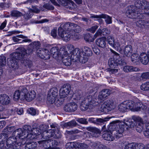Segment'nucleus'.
Listing matches in <instances>:
<instances>
[{
    "instance_id": "obj_1",
    "label": "nucleus",
    "mask_w": 149,
    "mask_h": 149,
    "mask_svg": "<svg viewBox=\"0 0 149 149\" xmlns=\"http://www.w3.org/2000/svg\"><path fill=\"white\" fill-rule=\"evenodd\" d=\"M40 45V43L38 41L35 42L30 44L27 50L24 47L18 48L19 50L13 53L10 55V57L7 59V64L10 67L16 69L18 68V65L16 60H21L25 58L28 55H29L35 51Z\"/></svg>"
},
{
    "instance_id": "obj_2",
    "label": "nucleus",
    "mask_w": 149,
    "mask_h": 149,
    "mask_svg": "<svg viewBox=\"0 0 149 149\" xmlns=\"http://www.w3.org/2000/svg\"><path fill=\"white\" fill-rule=\"evenodd\" d=\"M74 99L77 101V102L80 104L81 110L85 111L88 109H93L99 104L95 100L96 99L93 98L91 95L87 96L86 98L82 96V93L78 92L74 95Z\"/></svg>"
},
{
    "instance_id": "obj_3",
    "label": "nucleus",
    "mask_w": 149,
    "mask_h": 149,
    "mask_svg": "<svg viewBox=\"0 0 149 149\" xmlns=\"http://www.w3.org/2000/svg\"><path fill=\"white\" fill-rule=\"evenodd\" d=\"M92 52L90 48L87 47H85L83 52L81 51L79 48H75L72 52L71 58L74 62L79 61L84 63L88 61V56H91Z\"/></svg>"
},
{
    "instance_id": "obj_4",
    "label": "nucleus",
    "mask_w": 149,
    "mask_h": 149,
    "mask_svg": "<svg viewBox=\"0 0 149 149\" xmlns=\"http://www.w3.org/2000/svg\"><path fill=\"white\" fill-rule=\"evenodd\" d=\"M36 93L34 91L28 92V90L25 87L16 91L13 95V99L17 101L19 99L21 100L26 99L28 102H30L36 97Z\"/></svg>"
},
{
    "instance_id": "obj_5",
    "label": "nucleus",
    "mask_w": 149,
    "mask_h": 149,
    "mask_svg": "<svg viewBox=\"0 0 149 149\" xmlns=\"http://www.w3.org/2000/svg\"><path fill=\"white\" fill-rule=\"evenodd\" d=\"M51 128L53 129L49 130L46 131V129L43 131L41 134V136L44 139H48L51 137L58 138L60 137L59 132V126L56 124H53L50 125Z\"/></svg>"
},
{
    "instance_id": "obj_6",
    "label": "nucleus",
    "mask_w": 149,
    "mask_h": 149,
    "mask_svg": "<svg viewBox=\"0 0 149 149\" xmlns=\"http://www.w3.org/2000/svg\"><path fill=\"white\" fill-rule=\"evenodd\" d=\"M134 125L132 122L127 121L126 123H121L118 125L119 127H117L114 131V134L116 138L121 137L123 136V133L125 129L128 130L129 128L134 127Z\"/></svg>"
},
{
    "instance_id": "obj_7",
    "label": "nucleus",
    "mask_w": 149,
    "mask_h": 149,
    "mask_svg": "<svg viewBox=\"0 0 149 149\" xmlns=\"http://www.w3.org/2000/svg\"><path fill=\"white\" fill-rule=\"evenodd\" d=\"M71 89V86L70 85H64L60 90L59 95L60 97L57 99V103L60 105L62 104L64 101V98L69 95Z\"/></svg>"
},
{
    "instance_id": "obj_8",
    "label": "nucleus",
    "mask_w": 149,
    "mask_h": 149,
    "mask_svg": "<svg viewBox=\"0 0 149 149\" xmlns=\"http://www.w3.org/2000/svg\"><path fill=\"white\" fill-rule=\"evenodd\" d=\"M136 6H130L129 9L126 12V15L129 18L132 19H142L143 18V13H138Z\"/></svg>"
},
{
    "instance_id": "obj_9",
    "label": "nucleus",
    "mask_w": 149,
    "mask_h": 149,
    "mask_svg": "<svg viewBox=\"0 0 149 149\" xmlns=\"http://www.w3.org/2000/svg\"><path fill=\"white\" fill-rule=\"evenodd\" d=\"M58 34L59 36L61 37L63 40L67 42L69 41L71 38H72L74 40L77 39L75 37V35L73 36L74 33L73 31H63L61 27H59L58 29Z\"/></svg>"
},
{
    "instance_id": "obj_10",
    "label": "nucleus",
    "mask_w": 149,
    "mask_h": 149,
    "mask_svg": "<svg viewBox=\"0 0 149 149\" xmlns=\"http://www.w3.org/2000/svg\"><path fill=\"white\" fill-rule=\"evenodd\" d=\"M125 102L128 110L130 109L133 111H137L143 109L142 107L143 105L141 102H136L135 103L132 100L125 101Z\"/></svg>"
},
{
    "instance_id": "obj_11",
    "label": "nucleus",
    "mask_w": 149,
    "mask_h": 149,
    "mask_svg": "<svg viewBox=\"0 0 149 149\" xmlns=\"http://www.w3.org/2000/svg\"><path fill=\"white\" fill-rule=\"evenodd\" d=\"M18 139V142L17 141V138L14 136L10 137L7 140L6 143L8 147L11 149H17L20 147V146L22 144L21 142H19Z\"/></svg>"
},
{
    "instance_id": "obj_12",
    "label": "nucleus",
    "mask_w": 149,
    "mask_h": 149,
    "mask_svg": "<svg viewBox=\"0 0 149 149\" xmlns=\"http://www.w3.org/2000/svg\"><path fill=\"white\" fill-rule=\"evenodd\" d=\"M58 90L57 88L53 87L51 88L48 91L47 100L51 104L57 103L56 97L58 95Z\"/></svg>"
},
{
    "instance_id": "obj_13",
    "label": "nucleus",
    "mask_w": 149,
    "mask_h": 149,
    "mask_svg": "<svg viewBox=\"0 0 149 149\" xmlns=\"http://www.w3.org/2000/svg\"><path fill=\"white\" fill-rule=\"evenodd\" d=\"M113 102L112 100H108L102 104L100 108V110L102 112L107 113L111 111L113 108Z\"/></svg>"
},
{
    "instance_id": "obj_14",
    "label": "nucleus",
    "mask_w": 149,
    "mask_h": 149,
    "mask_svg": "<svg viewBox=\"0 0 149 149\" xmlns=\"http://www.w3.org/2000/svg\"><path fill=\"white\" fill-rule=\"evenodd\" d=\"M50 53L53 55V57L56 59L61 56H63V54H66L67 51H65L64 47H61L59 51L58 47H54L51 49Z\"/></svg>"
},
{
    "instance_id": "obj_15",
    "label": "nucleus",
    "mask_w": 149,
    "mask_h": 149,
    "mask_svg": "<svg viewBox=\"0 0 149 149\" xmlns=\"http://www.w3.org/2000/svg\"><path fill=\"white\" fill-rule=\"evenodd\" d=\"M110 50L114 54L113 58H110L108 61V64L109 67L114 68L118 66L117 58H119V54L111 49Z\"/></svg>"
},
{
    "instance_id": "obj_16",
    "label": "nucleus",
    "mask_w": 149,
    "mask_h": 149,
    "mask_svg": "<svg viewBox=\"0 0 149 149\" xmlns=\"http://www.w3.org/2000/svg\"><path fill=\"white\" fill-rule=\"evenodd\" d=\"M137 9H139V11L141 10L147 9L149 8V3L145 0H137L135 3Z\"/></svg>"
},
{
    "instance_id": "obj_17",
    "label": "nucleus",
    "mask_w": 149,
    "mask_h": 149,
    "mask_svg": "<svg viewBox=\"0 0 149 149\" xmlns=\"http://www.w3.org/2000/svg\"><path fill=\"white\" fill-rule=\"evenodd\" d=\"M48 125H41L39 127L35 128L34 126H33V128L32 129L31 132V135H37L40 134L41 133L45 130L48 128Z\"/></svg>"
},
{
    "instance_id": "obj_18",
    "label": "nucleus",
    "mask_w": 149,
    "mask_h": 149,
    "mask_svg": "<svg viewBox=\"0 0 149 149\" xmlns=\"http://www.w3.org/2000/svg\"><path fill=\"white\" fill-rule=\"evenodd\" d=\"M87 146L85 144L76 142L68 143L66 145V149H79L81 147H86Z\"/></svg>"
},
{
    "instance_id": "obj_19",
    "label": "nucleus",
    "mask_w": 149,
    "mask_h": 149,
    "mask_svg": "<svg viewBox=\"0 0 149 149\" xmlns=\"http://www.w3.org/2000/svg\"><path fill=\"white\" fill-rule=\"evenodd\" d=\"M111 93V91L109 89H103L99 93L98 96V99L101 100V102H102L110 95Z\"/></svg>"
},
{
    "instance_id": "obj_20",
    "label": "nucleus",
    "mask_w": 149,
    "mask_h": 149,
    "mask_svg": "<svg viewBox=\"0 0 149 149\" xmlns=\"http://www.w3.org/2000/svg\"><path fill=\"white\" fill-rule=\"evenodd\" d=\"M77 108V105L74 102H71L66 104L64 107V110L67 112H72L76 111Z\"/></svg>"
},
{
    "instance_id": "obj_21",
    "label": "nucleus",
    "mask_w": 149,
    "mask_h": 149,
    "mask_svg": "<svg viewBox=\"0 0 149 149\" xmlns=\"http://www.w3.org/2000/svg\"><path fill=\"white\" fill-rule=\"evenodd\" d=\"M91 18H104L105 19V21L107 24H111L112 22L111 17L105 14H102L99 15H91Z\"/></svg>"
},
{
    "instance_id": "obj_22",
    "label": "nucleus",
    "mask_w": 149,
    "mask_h": 149,
    "mask_svg": "<svg viewBox=\"0 0 149 149\" xmlns=\"http://www.w3.org/2000/svg\"><path fill=\"white\" fill-rule=\"evenodd\" d=\"M72 53L71 54H72ZM68 54L67 51V53L66 54H63V56H61L60 57H61L62 59V62L65 65L67 66H69L71 64V60L73 62V60L71 58V54L70 58L69 56H68Z\"/></svg>"
},
{
    "instance_id": "obj_23",
    "label": "nucleus",
    "mask_w": 149,
    "mask_h": 149,
    "mask_svg": "<svg viewBox=\"0 0 149 149\" xmlns=\"http://www.w3.org/2000/svg\"><path fill=\"white\" fill-rule=\"evenodd\" d=\"M10 102V97L6 94H1L0 95V104L3 105H7Z\"/></svg>"
},
{
    "instance_id": "obj_24",
    "label": "nucleus",
    "mask_w": 149,
    "mask_h": 149,
    "mask_svg": "<svg viewBox=\"0 0 149 149\" xmlns=\"http://www.w3.org/2000/svg\"><path fill=\"white\" fill-rule=\"evenodd\" d=\"M74 24L70 22H66L63 24L61 25L63 31H70L74 29Z\"/></svg>"
},
{
    "instance_id": "obj_25",
    "label": "nucleus",
    "mask_w": 149,
    "mask_h": 149,
    "mask_svg": "<svg viewBox=\"0 0 149 149\" xmlns=\"http://www.w3.org/2000/svg\"><path fill=\"white\" fill-rule=\"evenodd\" d=\"M23 130L25 134H26V138L27 139H32L34 137H32V136H31V132L32 130L31 127L29 125H26L23 127Z\"/></svg>"
},
{
    "instance_id": "obj_26",
    "label": "nucleus",
    "mask_w": 149,
    "mask_h": 149,
    "mask_svg": "<svg viewBox=\"0 0 149 149\" xmlns=\"http://www.w3.org/2000/svg\"><path fill=\"white\" fill-rule=\"evenodd\" d=\"M106 39L104 38H101L96 39V43L99 47L104 48L106 47Z\"/></svg>"
},
{
    "instance_id": "obj_27",
    "label": "nucleus",
    "mask_w": 149,
    "mask_h": 149,
    "mask_svg": "<svg viewBox=\"0 0 149 149\" xmlns=\"http://www.w3.org/2000/svg\"><path fill=\"white\" fill-rule=\"evenodd\" d=\"M140 59L142 63L144 65H146L149 61L147 54L145 53H141L140 56Z\"/></svg>"
},
{
    "instance_id": "obj_28",
    "label": "nucleus",
    "mask_w": 149,
    "mask_h": 149,
    "mask_svg": "<svg viewBox=\"0 0 149 149\" xmlns=\"http://www.w3.org/2000/svg\"><path fill=\"white\" fill-rule=\"evenodd\" d=\"M123 70L125 72H131L139 71L140 69L137 68L132 66L126 65L123 67Z\"/></svg>"
},
{
    "instance_id": "obj_29",
    "label": "nucleus",
    "mask_w": 149,
    "mask_h": 149,
    "mask_svg": "<svg viewBox=\"0 0 149 149\" xmlns=\"http://www.w3.org/2000/svg\"><path fill=\"white\" fill-rule=\"evenodd\" d=\"M118 121H113L109 125L108 130L111 131H112V133L114 134V132L115 131L117 127H118Z\"/></svg>"
},
{
    "instance_id": "obj_30",
    "label": "nucleus",
    "mask_w": 149,
    "mask_h": 149,
    "mask_svg": "<svg viewBox=\"0 0 149 149\" xmlns=\"http://www.w3.org/2000/svg\"><path fill=\"white\" fill-rule=\"evenodd\" d=\"M112 134L113 133L111 132H106L104 133L102 135V137L105 140L113 141L114 140V137L112 136Z\"/></svg>"
},
{
    "instance_id": "obj_31",
    "label": "nucleus",
    "mask_w": 149,
    "mask_h": 149,
    "mask_svg": "<svg viewBox=\"0 0 149 149\" xmlns=\"http://www.w3.org/2000/svg\"><path fill=\"white\" fill-rule=\"evenodd\" d=\"M132 51V47L131 45H127L124 49V55L127 57H129L131 55Z\"/></svg>"
},
{
    "instance_id": "obj_32",
    "label": "nucleus",
    "mask_w": 149,
    "mask_h": 149,
    "mask_svg": "<svg viewBox=\"0 0 149 149\" xmlns=\"http://www.w3.org/2000/svg\"><path fill=\"white\" fill-rule=\"evenodd\" d=\"M15 132L17 135L16 136V137L18 138L19 139V140L22 139H24V140L26 138V136H24L23 138L22 137V136L25 135V132H24V130H23L22 129H18L15 130Z\"/></svg>"
},
{
    "instance_id": "obj_33",
    "label": "nucleus",
    "mask_w": 149,
    "mask_h": 149,
    "mask_svg": "<svg viewBox=\"0 0 149 149\" xmlns=\"http://www.w3.org/2000/svg\"><path fill=\"white\" fill-rule=\"evenodd\" d=\"M147 24H148V22H146L143 20H139L136 22L137 26L142 28H147L148 25H147Z\"/></svg>"
},
{
    "instance_id": "obj_34",
    "label": "nucleus",
    "mask_w": 149,
    "mask_h": 149,
    "mask_svg": "<svg viewBox=\"0 0 149 149\" xmlns=\"http://www.w3.org/2000/svg\"><path fill=\"white\" fill-rule=\"evenodd\" d=\"M66 4V5L65 6V8L71 10L74 9L76 7V5L71 0L68 1Z\"/></svg>"
},
{
    "instance_id": "obj_35",
    "label": "nucleus",
    "mask_w": 149,
    "mask_h": 149,
    "mask_svg": "<svg viewBox=\"0 0 149 149\" xmlns=\"http://www.w3.org/2000/svg\"><path fill=\"white\" fill-rule=\"evenodd\" d=\"M40 144H42L43 149H51L49 140L40 141H39Z\"/></svg>"
},
{
    "instance_id": "obj_36",
    "label": "nucleus",
    "mask_w": 149,
    "mask_h": 149,
    "mask_svg": "<svg viewBox=\"0 0 149 149\" xmlns=\"http://www.w3.org/2000/svg\"><path fill=\"white\" fill-rule=\"evenodd\" d=\"M132 119L135 121L136 125L145 123V121H144L140 117L137 116H133L132 117Z\"/></svg>"
},
{
    "instance_id": "obj_37",
    "label": "nucleus",
    "mask_w": 149,
    "mask_h": 149,
    "mask_svg": "<svg viewBox=\"0 0 149 149\" xmlns=\"http://www.w3.org/2000/svg\"><path fill=\"white\" fill-rule=\"evenodd\" d=\"M10 15L13 17L18 18L23 15V14L18 10H13L10 12Z\"/></svg>"
},
{
    "instance_id": "obj_38",
    "label": "nucleus",
    "mask_w": 149,
    "mask_h": 149,
    "mask_svg": "<svg viewBox=\"0 0 149 149\" xmlns=\"http://www.w3.org/2000/svg\"><path fill=\"white\" fill-rule=\"evenodd\" d=\"M118 108L120 111L122 112H126L128 110L125 101L120 104L118 106Z\"/></svg>"
},
{
    "instance_id": "obj_39",
    "label": "nucleus",
    "mask_w": 149,
    "mask_h": 149,
    "mask_svg": "<svg viewBox=\"0 0 149 149\" xmlns=\"http://www.w3.org/2000/svg\"><path fill=\"white\" fill-rule=\"evenodd\" d=\"M120 144L122 146H125V149H133V143H128L126 142L123 141Z\"/></svg>"
},
{
    "instance_id": "obj_40",
    "label": "nucleus",
    "mask_w": 149,
    "mask_h": 149,
    "mask_svg": "<svg viewBox=\"0 0 149 149\" xmlns=\"http://www.w3.org/2000/svg\"><path fill=\"white\" fill-rule=\"evenodd\" d=\"M37 146L36 142H33L26 144L25 146V149H35Z\"/></svg>"
},
{
    "instance_id": "obj_41",
    "label": "nucleus",
    "mask_w": 149,
    "mask_h": 149,
    "mask_svg": "<svg viewBox=\"0 0 149 149\" xmlns=\"http://www.w3.org/2000/svg\"><path fill=\"white\" fill-rule=\"evenodd\" d=\"M131 60L134 63H135L139 61L140 60V56L136 53H134L131 56Z\"/></svg>"
},
{
    "instance_id": "obj_42",
    "label": "nucleus",
    "mask_w": 149,
    "mask_h": 149,
    "mask_svg": "<svg viewBox=\"0 0 149 149\" xmlns=\"http://www.w3.org/2000/svg\"><path fill=\"white\" fill-rule=\"evenodd\" d=\"M91 145L92 147L94 148H99V149L102 148V149L106 148V146H105L100 144V143L98 142L91 143Z\"/></svg>"
},
{
    "instance_id": "obj_43",
    "label": "nucleus",
    "mask_w": 149,
    "mask_h": 149,
    "mask_svg": "<svg viewBox=\"0 0 149 149\" xmlns=\"http://www.w3.org/2000/svg\"><path fill=\"white\" fill-rule=\"evenodd\" d=\"M77 123L74 120H72L70 121L65 123L64 124V126L66 127H72L75 126L77 125Z\"/></svg>"
},
{
    "instance_id": "obj_44",
    "label": "nucleus",
    "mask_w": 149,
    "mask_h": 149,
    "mask_svg": "<svg viewBox=\"0 0 149 149\" xmlns=\"http://www.w3.org/2000/svg\"><path fill=\"white\" fill-rule=\"evenodd\" d=\"M51 149H58V142L54 140H49Z\"/></svg>"
},
{
    "instance_id": "obj_45",
    "label": "nucleus",
    "mask_w": 149,
    "mask_h": 149,
    "mask_svg": "<svg viewBox=\"0 0 149 149\" xmlns=\"http://www.w3.org/2000/svg\"><path fill=\"white\" fill-rule=\"evenodd\" d=\"M33 16L32 13L31 12V11H29L26 13H25L23 15L24 21H26L28 19L31 18Z\"/></svg>"
},
{
    "instance_id": "obj_46",
    "label": "nucleus",
    "mask_w": 149,
    "mask_h": 149,
    "mask_svg": "<svg viewBox=\"0 0 149 149\" xmlns=\"http://www.w3.org/2000/svg\"><path fill=\"white\" fill-rule=\"evenodd\" d=\"M36 53L38 56L42 58H44V56H43L44 53V49L39 48L37 49Z\"/></svg>"
},
{
    "instance_id": "obj_47",
    "label": "nucleus",
    "mask_w": 149,
    "mask_h": 149,
    "mask_svg": "<svg viewBox=\"0 0 149 149\" xmlns=\"http://www.w3.org/2000/svg\"><path fill=\"white\" fill-rule=\"evenodd\" d=\"M145 123L136 125V130L139 133L141 132L143 130L145 125Z\"/></svg>"
},
{
    "instance_id": "obj_48",
    "label": "nucleus",
    "mask_w": 149,
    "mask_h": 149,
    "mask_svg": "<svg viewBox=\"0 0 149 149\" xmlns=\"http://www.w3.org/2000/svg\"><path fill=\"white\" fill-rule=\"evenodd\" d=\"M117 67H115L114 68H109L107 69V72H108L109 74H115L118 72V69H117Z\"/></svg>"
},
{
    "instance_id": "obj_49",
    "label": "nucleus",
    "mask_w": 149,
    "mask_h": 149,
    "mask_svg": "<svg viewBox=\"0 0 149 149\" xmlns=\"http://www.w3.org/2000/svg\"><path fill=\"white\" fill-rule=\"evenodd\" d=\"M25 58L23 59V60H20L21 61H23L22 62L23 63L25 66H28V67L30 68L32 65V61L29 60L28 59H24Z\"/></svg>"
},
{
    "instance_id": "obj_50",
    "label": "nucleus",
    "mask_w": 149,
    "mask_h": 149,
    "mask_svg": "<svg viewBox=\"0 0 149 149\" xmlns=\"http://www.w3.org/2000/svg\"><path fill=\"white\" fill-rule=\"evenodd\" d=\"M26 38L25 36L22 35H17L16 36L13 37V40L15 42H19V38Z\"/></svg>"
},
{
    "instance_id": "obj_51",
    "label": "nucleus",
    "mask_w": 149,
    "mask_h": 149,
    "mask_svg": "<svg viewBox=\"0 0 149 149\" xmlns=\"http://www.w3.org/2000/svg\"><path fill=\"white\" fill-rule=\"evenodd\" d=\"M141 88L143 91L149 90V82L143 84L141 86Z\"/></svg>"
},
{
    "instance_id": "obj_52",
    "label": "nucleus",
    "mask_w": 149,
    "mask_h": 149,
    "mask_svg": "<svg viewBox=\"0 0 149 149\" xmlns=\"http://www.w3.org/2000/svg\"><path fill=\"white\" fill-rule=\"evenodd\" d=\"M145 126L146 130L143 132V134L147 137L149 138V123H146Z\"/></svg>"
},
{
    "instance_id": "obj_53",
    "label": "nucleus",
    "mask_w": 149,
    "mask_h": 149,
    "mask_svg": "<svg viewBox=\"0 0 149 149\" xmlns=\"http://www.w3.org/2000/svg\"><path fill=\"white\" fill-rule=\"evenodd\" d=\"M84 39L86 41L88 42H92L94 40V39H92V36L89 33H88L85 36Z\"/></svg>"
},
{
    "instance_id": "obj_54",
    "label": "nucleus",
    "mask_w": 149,
    "mask_h": 149,
    "mask_svg": "<svg viewBox=\"0 0 149 149\" xmlns=\"http://www.w3.org/2000/svg\"><path fill=\"white\" fill-rule=\"evenodd\" d=\"M144 145L142 143H134L133 149H143Z\"/></svg>"
},
{
    "instance_id": "obj_55",
    "label": "nucleus",
    "mask_w": 149,
    "mask_h": 149,
    "mask_svg": "<svg viewBox=\"0 0 149 149\" xmlns=\"http://www.w3.org/2000/svg\"><path fill=\"white\" fill-rule=\"evenodd\" d=\"M74 29L73 30V31L74 33V34H73V36L75 35V37H76V36H77L75 35V33H74V32H76L77 33H79V32L81 31V29L80 27H79L78 25H77V24H74Z\"/></svg>"
},
{
    "instance_id": "obj_56",
    "label": "nucleus",
    "mask_w": 149,
    "mask_h": 149,
    "mask_svg": "<svg viewBox=\"0 0 149 149\" xmlns=\"http://www.w3.org/2000/svg\"><path fill=\"white\" fill-rule=\"evenodd\" d=\"M114 38L110 36L108 37V42L111 46H114Z\"/></svg>"
},
{
    "instance_id": "obj_57",
    "label": "nucleus",
    "mask_w": 149,
    "mask_h": 149,
    "mask_svg": "<svg viewBox=\"0 0 149 149\" xmlns=\"http://www.w3.org/2000/svg\"><path fill=\"white\" fill-rule=\"evenodd\" d=\"M29 11H31V12H33L36 13H40V10L38 9L37 7L36 6H33L32 8L29 10Z\"/></svg>"
},
{
    "instance_id": "obj_58",
    "label": "nucleus",
    "mask_w": 149,
    "mask_h": 149,
    "mask_svg": "<svg viewBox=\"0 0 149 149\" xmlns=\"http://www.w3.org/2000/svg\"><path fill=\"white\" fill-rule=\"evenodd\" d=\"M44 58H45V59H49L50 58V52L49 51L46 49H44Z\"/></svg>"
},
{
    "instance_id": "obj_59",
    "label": "nucleus",
    "mask_w": 149,
    "mask_h": 149,
    "mask_svg": "<svg viewBox=\"0 0 149 149\" xmlns=\"http://www.w3.org/2000/svg\"><path fill=\"white\" fill-rule=\"evenodd\" d=\"M109 118H106L104 119L101 118H97V120L96 123L97 124H101L103 123L108 120Z\"/></svg>"
},
{
    "instance_id": "obj_60",
    "label": "nucleus",
    "mask_w": 149,
    "mask_h": 149,
    "mask_svg": "<svg viewBox=\"0 0 149 149\" xmlns=\"http://www.w3.org/2000/svg\"><path fill=\"white\" fill-rule=\"evenodd\" d=\"M98 27V26L97 25H94L92 26L91 28L88 29L87 30L91 33H94Z\"/></svg>"
},
{
    "instance_id": "obj_61",
    "label": "nucleus",
    "mask_w": 149,
    "mask_h": 149,
    "mask_svg": "<svg viewBox=\"0 0 149 149\" xmlns=\"http://www.w3.org/2000/svg\"><path fill=\"white\" fill-rule=\"evenodd\" d=\"M77 121L82 124H87L88 123V122L86 121V119L84 118H78L77 119Z\"/></svg>"
},
{
    "instance_id": "obj_62",
    "label": "nucleus",
    "mask_w": 149,
    "mask_h": 149,
    "mask_svg": "<svg viewBox=\"0 0 149 149\" xmlns=\"http://www.w3.org/2000/svg\"><path fill=\"white\" fill-rule=\"evenodd\" d=\"M28 112L32 115H35L36 113V111L35 109L33 108H30L27 110Z\"/></svg>"
},
{
    "instance_id": "obj_63",
    "label": "nucleus",
    "mask_w": 149,
    "mask_h": 149,
    "mask_svg": "<svg viewBox=\"0 0 149 149\" xmlns=\"http://www.w3.org/2000/svg\"><path fill=\"white\" fill-rule=\"evenodd\" d=\"M14 130V127L11 126L10 127H8L7 128L4 130V132L7 133H10L13 131Z\"/></svg>"
},
{
    "instance_id": "obj_64",
    "label": "nucleus",
    "mask_w": 149,
    "mask_h": 149,
    "mask_svg": "<svg viewBox=\"0 0 149 149\" xmlns=\"http://www.w3.org/2000/svg\"><path fill=\"white\" fill-rule=\"evenodd\" d=\"M141 77L143 79H149V72L143 73L141 75Z\"/></svg>"
}]
</instances>
